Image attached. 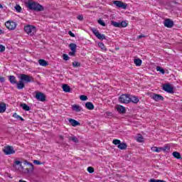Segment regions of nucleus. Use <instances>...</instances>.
<instances>
[{"mask_svg": "<svg viewBox=\"0 0 182 182\" xmlns=\"http://www.w3.org/2000/svg\"><path fill=\"white\" fill-rule=\"evenodd\" d=\"M26 5L30 11H35L36 12H42V11H45L43 6L32 0H28L26 3Z\"/></svg>", "mask_w": 182, "mask_h": 182, "instance_id": "f257e3e1", "label": "nucleus"}, {"mask_svg": "<svg viewBox=\"0 0 182 182\" xmlns=\"http://www.w3.org/2000/svg\"><path fill=\"white\" fill-rule=\"evenodd\" d=\"M18 77L20 80L25 82L26 83H31V82H34L33 77L26 74H19Z\"/></svg>", "mask_w": 182, "mask_h": 182, "instance_id": "f03ea898", "label": "nucleus"}, {"mask_svg": "<svg viewBox=\"0 0 182 182\" xmlns=\"http://www.w3.org/2000/svg\"><path fill=\"white\" fill-rule=\"evenodd\" d=\"M24 31L28 35H30V36H33V35L36 33V27L32 25H28L24 27Z\"/></svg>", "mask_w": 182, "mask_h": 182, "instance_id": "7ed1b4c3", "label": "nucleus"}, {"mask_svg": "<svg viewBox=\"0 0 182 182\" xmlns=\"http://www.w3.org/2000/svg\"><path fill=\"white\" fill-rule=\"evenodd\" d=\"M113 144L117 146L118 149L120 150H126L127 149V144L122 142L119 139H114L112 141Z\"/></svg>", "mask_w": 182, "mask_h": 182, "instance_id": "20e7f679", "label": "nucleus"}, {"mask_svg": "<svg viewBox=\"0 0 182 182\" xmlns=\"http://www.w3.org/2000/svg\"><path fill=\"white\" fill-rule=\"evenodd\" d=\"M119 102L120 103H124L126 105L130 103V95L123 94L119 97Z\"/></svg>", "mask_w": 182, "mask_h": 182, "instance_id": "39448f33", "label": "nucleus"}, {"mask_svg": "<svg viewBox=\"0 0 182 182\" xmlns=\"http://www.w3.org/2000/svg\"><path fill=\"white\" fill-rule=\"evenodd\" d=\"M111 25H112V26H114V28H126V26H127V23L124 21L122 22L111 21Z\"/></svg>", "mask_w": 182, "mask_h": 182, "instance_id": "423d86ee", "label": "nucleus"}, {"mask_svg": "<svg viewBox=\"0 0 182 182\" xmlns=\"http://www.w3.org/2000/svg\"><path fill=\"white\" fill-rule=\"evenodd\" d=\"M92 33L97 38V39H100V41H103V39H106V36L104 34L100 33L99 31L96 29L95 28L91 29Z\"/></svg>", "mask_w": 182, "mask_h": 182, "instance_id": "0eeeda50", "label": "nucleus"}, {"mask_svg": "<svg viewBox=\"0 0 182 182\" xmlns=\"http://www.w3.org/2000/svg\"><path fill=\"white\" fill-rule=\"evenodd\" d=\"M3 151L6 156H9V154H15V149H14V146H5Z\"/></svg>", "mask_w": 182, "mask_h": 182, "instance_id": "6e6552de", "label": "nucleus"}, {"mask_svg": "<svg viewBox=\"0 0 182 182\" xmlns=\"http://www.w3.org/2000/svg\"><path fill=\"white\" fill-rule=\"evenodd\" d=\"M36 99L38 102H45L46 100V95L41 92H36Z\"/></svg>", "mask_w": 182, "mask_h": 182, "instance_id": "1a4fd4ad", "label": "nucleus"}, {"mask_svg": "<svg viewBox=\"0 0 182 182\" xmlns=\"http://www.w3.org/2000/svg\"><path fill=\"white\" fill-rule=\"evenodd\" d=\"M5 26L9 31H14L16 28V23L14 21H6Z\"/></svg>", "mask_w": 182, "mask_h": 182, "instance_id": "9d476101", "label": "nucleus"}, {"mask_svg": "<svg viewBox=\"0 0 182 182\" xmlns=\"http://www.w3.org/2000/svg\"><path fill=\"white\" fill-rule=\"evenodd\" d=\"M163 90L167 92V93H174V87L170 85V84H165L163 85Z\"/></svg>", "mask_w": 182, "mask_h": 182, "instance_id": "9b49d317", "label": "nucleus"}, {"mask_svg": "<svg viewBox=\"0 0 182 182\" xmlns=\"http://www.w3.org/2000/svg\"><path fill=\"white\" fill-rule=\"evenodd\" d=\"M113 4L114 5H116L117 8H122V9H126L127 8V4L120 1H114Z\"/></svg>", "mask_w": 182, "mask_h": 182, "instance_id": "f8f14e48", "label": "nucleus"}, {"mask_svg": "<svg viewBox=\"0 0 182 182\" xmlns=\"http://www.w3.org/2000/svg\"><path fill=\"white\" fill-rule=\"evenodd\" d=\"M151 97V99H154L155 102H159V100L163 102V100H164V97L163 96L156 93H153Z\"/></svg>", "mask_w": 182, "mask_h": 182, "instance_id": "ddd939ff", "label": "nucleus"}, {"mask_svg": "<svg viewBox=\"0 0 182 182\" xmlns=\"http://www.w3.org/2000/svg\"><path fill=\"white\" fill-rule=\"evenodd\" d=\"M164 26L166 28H173L174 26V22L170 18H167L164 22Z\"/></svg>", "mask_w": 182, "mask_h": 182, "instance_id": "4468645a", "label": "nucleus"}, {"mask_svg": "<svg viewBox=\"0 0 182 182\" xmlns=\"http://www.w3.org/2000/svg\"><path fill=\"white\" fill-rule=\"evenodd\" d=\"M68 122L73 127H76V126H80V122H77L76 119H69Z\"/></svg>", "mask_w": 182, "mask_h": 182, "instance_id": "2eb2a0df", "label": "nucleus"}, {"mask_svg": "<svg viewBox=\"0 0 182 182\" xmlns=\"http://www.w3.org/2000/svg\"><path fill=\"white\" fill-rule=\"evenodd\" d=\"M117 110L122 114H124V113H126V107H123L122 105H117Z\"/></svg>", "mask_w": 182, "mask_h": 182, "instance_id": "dca6fc26", "label": "nucleus"}, {"mask_svg": "<svg viewBox=\"0 0 182 182\" xmlns=\"http://www.w3.org/2000/svg\"><path fill=\"white\" fill-rule=\"evenodd\" d=\"M9 80L10 83H11V85H16V83L18 82V81H16V77L14 75H10L9 77Z\"/></svg>", "mask_w": 182, "mask_h": 182, "instance_id": "f3484780", "label": "nucleus"}, {"mask_svg": "<svg viewBox=\"0 0 182 182\" xmlns=\"http://www.w3.org/2000/svg\"><path fill=\"white\" fill-rule=\"evenodd\" d=\"M17 89L21 90V89H23L25 87V83L20 80L18 82L16 83Z\"/></svg>", "mask_w": 182, "mask_h": 182, "instance_id": "a211bd4d", "label": "nucleus"}, {"mask_svg": "<svg viewBox=\"0 0 182 182\" xmlns=\"http://www.w3.org/2000/svg\"><path fill=\"white\" fill-rule=\"evenodd\" d=\"M72 110H73L74 112H81L82 110V107H80V106L77 105H73L71 107Z\"/></svg>", "mask_w": 182, "mask_h": 182, "instance_id": "6ab92c4d", "label": "nucleus"}, {"mask_svg": "<svg viewBox=\"0 0 182 182\" xmlns=\"http://www.w3.org/2000/svg\"><path fill=\"white\" fill-rule=\"evenodd\" d=\"M85 107L88 109V110H93V109H95V105H93V103L87 102L85 103Z\"/></svg>", "mask_w": 182, "mask_h": 182, "instance_id": "aec40b11", "label": "nucleus"}, {"mask_svg": "<svg viewBox=\"0 0 182 182\" xmlns=\"http://www.w3.org/2000/svg\"><path fill=\"white\" fill-rule=\"evenodd\" d=\"M63 90L65 92V93H70V87L67 84L63 85Z\"/></svg>", "mask_w": 182, "mask_h": 182, "instance_id": "412c9836", "label": "nucleus"}, {"mask_svg": "<svg viewBox=\"0 0 182 182\" xmlns=\"http://www.w3.org/2000/svg\"><path fill=\"white\" fill-rule=\"evenodd\" d=\"M20 107H22L23 110H26V112H29L31 110V107L25 103L21 104Z\"/></svg>", "mask_w": 182, "mask_h": 182, "instance_id": "4be33fe9", "label": "nucleus"}, {"mask_svg": "<svg viewBox=\"0 0 182 182\" xmlns=\"http://www.w3.org/2000/svg\"><path fill=\"white\" fill-rule=\"evenodd\" d=\"M130 102L137 104V102H139V97L136 96H130Z\"/></svg>", "mask_w": 182, "mask_h": 182, "instance_id": "5701e85b", "label": "nucleus"}, {"mask_svg": "<svg viewBox=\"0 0 182 182\" xmlns=\"http://www.w3.org/2000/svg\"><path fill=\"white\" fill-rule=\"evenodd\" d=\"M6 110V105L5 103L0 104V113H4Z\"/></svg>", "mask_w": 182, "mask_h": 182, "instance_id": "b1692460", "label": "nucleus"}, {"mask_svg": "<svg viewBox=\"0 0 182 182\" xmlns=\"http://www.w3.org/2000/svg\"><path fill=\"white\" fill-rule=\"evenodd\" d=\"M38 63L41 66H48V62L43 59L38 60Z\"/></svg>", "mask_w": 182, "mask_h": 182, "instance_id": "393cba45", "label": "nucleus"}, {"mask_svg": "<svg viewBox=\"0 0 182 182\" xmlns=\"http://www.w3.org/2000/svg\"><path fill=\"white\" fill-rule=\"evenodd\" d=\"M69 140H70L71 141H73V143H75V144L79 143V139L75 136H70Z\"/></svg>", "mask_w": 182, "mask_h": 182, "instance_id": "a878e982", "label": "nucleus"}, {"mask_svg": "<svg viewBox=\"0 0 182 182\" xmlns=\"http://www.w3.org/2000/svg\"><path fill=\"white\" fill-rule=\"evenodd\" d=\"M69 48L70 50L76 51V48H77V46L73 43H70Z\"/></svg>", "mask_w": 182, "mask_h": 182, "instance_id": "bb28decb", "label": "nucleus"}, {"mask_svg": "<svg viewBox=\"0 0 182 182\" xmlns=\"http://www.w3.org/2000/svg\"><path fill=\"white\" fill-rule=\"evenodd\" d=\"M134 63H135L136 66H141L142 61L141 59H134Z\"/></svg>", "mask_w": 182, "mask_h": 182, "instance_id": "cd10ccee", "label": "nucleus"}, {"mask_svg": "<svg viewBox=\"0 0 182 182\" xmlns=\"http://www.w3.org/2000/svg\"><path fill=\"white\" fill-rule=\"evenodd\" d=\"M172 154H173V157H175V159H181V154H180L179 152L174 151V152H173Z\"/></svg>", "mask_w": 182, "mask_h": 182, "instance_id": "c85d7f7f", "label": "nucleus"}, {"mask_svg": "<svg viewBox=\"0 0 182 182\" xmlns=\"http://www.w3.org/2000/svg\"><path fill=\"white\" fill-rule=\"evenodd\" d=\"M151 151H155L156 153H160L161 151V147H156V146H153L151 147Z\"/></svg>", "mask_w": 182, "mask_h": 182, "instance_id": "c756f323", "label": "nucleus"}, {"mask_svg": "<svg viewBox=\"0 0 182 182\" xmlns=\"http://www.w3.org/2000/svg\"><path fill=\"white\" fill-rule=\"evenodd\" d=\"M16 166H19V167H21L22 169H23V166H22V162H21L20 161H14V167H15Z\"/></svg>", "mask_w": 182, "mask_h": 182, "instance_id": "7c9ffc66", "label": "nucleus"}, {"mask_svg": "<svg viewBox=\"0 0 182 182\" xmlns=\"http://www.w3.org/2000/svg\"><path fill=\"white\" fill-rule=\"evenodd\" d=\"M27 164L28 166H30V168H28V171H29L30 174H32V173H33V164H32L29 162H27Z\"/></svg>", "mask_w": 182, "mask_h": 182, "instance_id": "2f4dec72", "label": "nucleus"}, {"mask_svg": "<svg viewBox=\"0 0 182 182\" xmlns=\"http://www.w3.org/2000/svg\"><path fill=\"white\" fill-rule=\"evenodd\" d=\"M14 9H16V11L18 13H21L22 12V7H21V6L19 4H16L15 6H14Z\"/></svg>", "mask_w": 182, "mask_h": 182, "instance_id": "473e14b6", "label": "nucleus"}, {"mask_svg": "<svg viewBox=\"0 0 182 182\" xmlns=\"http://www.w3.org/2000/svg\"><path fill=\"white\" fill-rule=\"evenodd\" d=\"M156 70L158 72H160L161 73H162L163 75H164V73H166V71L164 70V68L160 67V66H157L156 67Z\"/></svg>", "mask_w": 182, "mask_h": 182, "instance_id": "72a5a7b5", "label": "nucleus"}, {"mask_svg": "<svg viewBox=\"0 0 182 182\" xmlns=\"http://www.w3.org/2000/svg\"><path fill=\"white\" fill-rule=\"evenodd\" d=\"M143 140H144V138H143V136H141V134H139V136L136 137V141H138L139 143H143Z\"/></svg>", "mask_w": 182, "mask_h": 182, "instance_id": "f704fd0d", "label": "nucleus"}, {"mask_svg": "<svg viewBox=\"0 0 182 182\" xmlns=\"http://www.w3.org/2000/svg\"><path fill=\"white\" fill-rule=\"evenodd\" d=\"M99 48L102 49V50H107L106 46H105V44L103 43H98Z\"/></svg>", "mask_w": 182, "mask_h": 182, "instance_id": "c9c22d12", "label": "nucleus"}, {"mask_svg": "<svg viewBox=\"0 0 182 182\" xmlns=\"http://www.w3.org/2000/svg\"><path fill=\"white\" fill-rule=\"evenodd\" d=\"M73 68H80V63L74 61L73 63Z\"/></svg>", "mask_w": 182, "mask_h": 182, "instance_id": "e433bc0d", "label": "nucleus"}, {"mask_svg": "<svg viewBox=\"0 0 182 182\" xmlns=\"http://www.w3.org/2000/svg\"><path fill=\"white\" fill-rule=\"evenodd\" d=\"M87 170L88 173H90V174H92V173H95V168H93V167L92 166L88 167Z\"/></svg>", "mask_w": 182, "mask_h": 182, "instance_id": "4c0bfd02", "label": "nucleus"}, {"mask_svg": "<svg viewBox=\"0 0 182 182\" xmlns=\"http://www.w3.org/2000/svg\"><path fill=\"white\" fill-rule=\"evenodd\" d=\"M149 182H166V181L164 180H160V179H154V178H152L149 181Z\"/></svg>", "mask_w": 182, "mask_h": 182, "instance_id": "58836bf2", "label": "nucleus"}, {"mask_svg": "<svg viewBox=\"0 0 182 182\" xmlns=\"http://www.w3.org/2000/svg\"><path fill=\"white\" fill-rule=\"evenodd\" d=\"M161 150H163V151H170V146H164L161 148Z\"/></svg>", "mask_w": 182, "mask_h": 182, "instance_id": "ea45409f", "label": "nucleus"}, {"mask_svg": "<svg viewBox=\"0 0 182 182\" xmlns=\"http://www.w3.org/2000/svg\"><path fill=\"white\" fill-rule=\"evenodd\" d=\"M98 23L100 25H101L102 26H106V23H105V21H103V20H102L101 18H100L98 20Z\"/></svg>", "mask_w": 182, "mask_h": 182, "instance_id": "a19ab883", "label": "nucleus"}, {"mask_svg": "<svg viewBox=\"0 0 182 182\" xmlns=\"http://www.w3.org/2000/svg\"><path fill=\"white\" fill-rule=\"evenodd\" d=\"M80 100H82V102H85V101L87 100V96L80 95Z\"/></svg>", "mask_w": 182, "mask_h": 182, "instance_id": "79ce46f5", "label": "nucleus"}, {"mask_svg": "<svg viewBox=\"0 0 182 182\" xmlns=\"http://www.w3.org/2000/svg\"><path fill=\"white\" fill-rule=\"evenodd\" d=\"M63 59L64 60H69L70 58L69 57V55H68V54H63Z\"/></svg>", "mask_w": 182, "mask_h": 182, "instance_id": "37998d69", "label": "nucleus"}, {"mask_svg": "<svg viewBox=\"0 0 182 182\" xmlns=\"http://www.w3.org/2000/svg\"><path fill=\"white\" fill-rule=\"evenodd\" d=\"M68 55H70V56H75V55H76V51L71 50V52H70Z\"/></svg>", "mask_w": 182, "mask_h": 182, "instance_id": "c03bdc74", "label": "nucleus"}, {"mask_svg": "<svg viewBox=\"0 0 182 182\" xmlns=\"http://www.w3.org/2000/svg\"><path fill=\"white\" fill-rule=\"evenodd\" d=\"M33 164H37V166H39V165L42 164V162H41V161H39L38 160H34L33 161Z\"/></svg>", "mask_w": 182, "mask_h": 182, "instance_id": "a18cd8bd", "label": "nucleus"}, {"mask_svg": "<svg viewBox=\"0 0 182 182\" xmlns=\"http://www.w3.org/2000/svg\"><path fill=\"white\" fill-rule=\"evenodd\" d=\"M0 52H5V47L0 44Z\"/></svg>", "mask_w": 182, "mask_h": 182, "instance_id": "49530a36", "label": "nucleus"}, {"mask_svg": "<svg viewBox=\"0 0 182 182\" xmlns=\"http://www.w3.org/2000/svg\"><path fill=\"white\" fill-rule=\"evenodd\" d=\"M68 35L71 36L72 38H75V33H73L71 31H68Z\"/></svg>", "mask_w": 182, "mask_h": 182, "instance_id": "de8ad7c7", "label": "nucleus"}, {"mask_svg": "<svg viewBox=\"0 0 182 182\" xmlns=\"http://www.w3.org/2000/svg\"><path fill=\"white\" fill-rule=\"evenodd\" d=\"M77 19H78V21H83V16L82 15L77 16Z\"/></svg>", "mask_w": 182, "mask_h": 182, "instance_id": "09e8293b", "label": "nucleus"}, {"mask_svg": "<svg viewBox=\"0 0 182 182\" xmlns=\"http://www.w3.org/2000/svg\"><path fill=\"white\" fill-rule=\"evenodd\" d=\"M23 173L25 174H31L30 172H29V168H26L23 171Z\"/></svg>", "mask_w": 182, "mask_h": 182, "instance_id": "8fccbe9b", "label": "nucleus"}, {"mask_svg": "<svg viewBox=\"0 0 182 182\" xmlns=\"http://www.w3.org/2000/svg\"><path fill=\"white\" fill-rule=\"evenodd\" d=\"M16 119H18V120H21V122H24L25 121V119H23V118H22V117H21L19 115H18Z\"/></svg>", "mask_w": 182, "mask_h": 182, "instance_id": "3c124183", "label": "nucleus"}, {"mask_svg": "<svg viewBox=\"0 0 182 182\" xmlns=\"http://www.w3.org/2000/svg\"><path fill=\"white\" fill-rule=\"evenodd\" d=\"M0 82H1V83H4V82H5V77H0Z\"/></svg>", "mask_w": 182, "mask_h": 182, "instance_id": "603ef678", "label": "nucleus"}, {"mask_svg": "<svg viewBox=\"0 0 182 182\" xmlns=\"http://www.w3.org/2000/svg\"><path fill=\"white\" fill-rule=\"evenodd\" d=\"M141 38H146V36L142 34L138 36V39H141Z\"/></svg>", "mask_w": 182, "mask_h": 182, "instance_id": "864d4df0", "label": "nucleus"}, {"mask_svg": "<svg viewBox=\"0 0 182 182\" xmlns=\"http://www.w3.org/2000/svg\"><path fill=\"white\" fill-rule=\"evenodd\" d=\"M18 114H16V112H15L14 114H13V117H15V119H17L18 118Z\"/></svg>", "mask_w": 182, "mask_h": 182, "instance_id": "5fc2aeb1", "label": "nucleus"}, {"mask_svg": "<svg viewBox=\"0 0 182 182\" xmlns=\"http://www.w3.org/2000/svg\"><path fill=\"white\" fill-rule=\"evenodd\" d=\"M59 139H60V140H62V141H63V136H62V135H59Z\"/></svg>", "mask_w": 182, "mask_h": 182, "instance_id": "6e6d98bb", "label": "nucleus"}, {"mask_svg": "<svg viewBox=\"0 0 182 182\" xmlns=\"http://www.w3.org/2000/svg\"><path fill=\"white\" fill-rule=\"evenodd\" d=\"M2 33H4V31L0 29V35H2Z\"/></svg>", "mask_w": 182, "mask_h": 182, "instance_id": "4d7b16f0", "label": "nucleus"}, {"mask_svg": "<svg viewBox=\"0 0 182 182\" xmlns=\"http://www.w3.org/2000/svg\"><path fill=\"white\" fill-rule=\"evenodd\" d=\"M4 8V6L2 4H0V9H2Z\"/></svg>", "mask_w": 182, "mask_h": 182, "instance_id": "13d9d810", "label": "nucleus"}]
</instances>
